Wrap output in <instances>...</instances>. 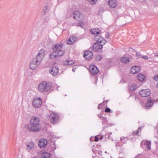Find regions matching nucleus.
Here are the masks:
<instances>
[{
  "instance_id": "c85d7f7f",
  "label": "nucleus",
  "mask_w": 158,
  "mask_h": 158,
  "mask_svg": "<svg viewBox=\"0 0 158 158\" xmlns=\"http://www.w3.org/2000/svg\"><path fill=\"white\" fill-rule=\"evenodd\" d=\"M141 129V127H139L138 128V129L137 130L133 132L132 133V134H133V135L134 136V135H138V134H139V129Z\"/></svg>"
},
{
  "instance_id": "1a4fd4ad",
  "label": "nucleus",
  "mask_w": 158,
  "mask_h": 158,
  "mask_svg": "<svg viewBox=\"0 0 158 158\" xmlns=\"http://www.w3.org/2000/svg\"><path fill=\"white\" fill-rule=\"evenodd\" d=\"M89 70L90 73L94 75L97 74L99 72L98 69L95 65H90Z\"/></svg>"
},
{
  "instance_id": "a211bd4d",
  "label": "nucleus",
  "mask_w": 158,
  "mask_h": 158,
  "mask_svg": "<svg viewBox=\"0 0 158 158\" xmlns=\"http://www.w3.org/2000/svg\"><path fill=\"white\" fill-rule=\"evenodd\" d=\"M153 101L150 98H148V102L145 105V107L147 109H149L151 108L153 105Z\"/></svg>"
},
{
  "instance_id": "412c9836",
  "label": "nucleus",
  "mask_w": 158,
  "mask_h": 158,
  "mask_svg": "<svg viewBox=\"0 0 158 158\" xmlns=\"http://www.w3.org/2000/svg\"><path fill=\"white\" fill-rule=\"evenodd\" d=\"M52 156V155L50 153L45 152H42L41 154L42 158H51Z\"/></svg>"
},
{
  "instance_id": "79ce46f5",
  "label": "nucleus",
  "mask_w": 158,
  "mask_h": 158,
  "mask_svg": "<svg viewBox=\"0 0 158 158\" xmlns=\"http://www.w3.org/2000/svg\"><path fill=\"white\" fill-rule=\"evenodd\" d=\"M112 134V133L111 132H109L108 134V138L109 139H110V135H111Z\"/></svg>"
},
{
  "instance_id": "f8f14e48",
  "label": "nucleus",
  "mask_w": 158,
  "mask_h": 158,
  "mask_svg": "<svg viewBox=\"0 0 158 158\" xmlns=\"http://www.w3.org/2000/svg\"><path fill=\"white\" fill-rule=\"evenodd\" d=\"M151 142L150 141L143 140L141 143L140 146L141 147L143 148V145L145 148H147V150H149L151 148Z\"/></svg>"
},
{
  "instance_id": "72a5a7b5",
  "label": "nucleus",
  "mask_w": 158,
  "mask_h": 158,
  "mask_svg": "<svg viewBox=\"0 0 158 158\" xmlns=\"http://www.w3.org/2000/svg\"><path fill=\"white\" fill-rule=\"evenodd\" d=\"M99 140V138L98 137V135H96L95 136V138H94V141L95 142H98Z\"/></svg>"
},
{
  "instance_id": "f257e3e1",
  "label": "nucleus",
  "mask_w": 158,
  "mask_h": 158,
  "mask_svg": "<svg viewBox=\"0 0 158 158\" xmlns=\"http://www.w3.org/2000/svg\"><path fill=\"white\" fill-rule=\"evenodd\" d=\"M90 32L94 36V40L96 42L93 44L92 49L93 51L97 52L103 48V46L107 41L101 36L98 35L101 32V31L99 28H93L90 30Z\"/></svg>"
},
{
  "instance_id": "4d7b16f0",
  "label": "nucleus",
  "mask_w": 158,
  "mask_h": 158,
  "mask_svg": "<svg viewBox=\"0 0 158 158\" xmlns=\"http://www.w3.org/2000/svg\"><path fill=\"white\" fill-rule=\"evenodd\" d=\"M105 98H103V99H104V100Z\"/></svg>"
},
{
  "instance_id": "4468645a",
  "label": "nucleus",
  "mask_w": 158,
  "mask_h": 158,
  "mask_svg": "<svg viewBox=\"0 0 158 158\" xmlns=\"http://www.w3.org/2000/svg\"><path fill=\"white\" fill-rule=\"evenodd\" d=\"M140 95L142 97H147L150 94V92L149 89H143L139 92Z\"/></svg>"
},
{
  "instance_id": "aec40b11",
  "label": "nucleus",
  "mask_w": 158,
  "mask_h": 158,
  "mask_svg": "<svg viewBox=\"0 0 158 158\" xmlns=\"http://www.w3.org/2000/svg\"><path fill=\"white\" fill-rule=\"evenodd\" d=\"M145 76L142 74H139L137 76V79L141 82L144 81L145 80Z\"/></svg>"
},
{
  "instance_id": "09e8293b",
  "label": "nucleus",
  "mask_w": 158,
  "mask_h": 158,
  "mask_svg": "<svg viewBox=\"0 0 158 158\" xmlns=\"http://www.w3.org/2000/svg\"><path fill=\"white\" fill-rule=\"evenodd\" d=\"M103 135H101L100 136V137L99 138V139L100 140L102 139L103 138Z\"/></svg>"
},
{
  "instance_id": "2f4dec72",
  "label": "nucleus",
  "mask_w": 158,
  "mask_h": 158,
  "mask_svg": "<svg viewBox=\"0 0 158 158\" xmlns=\"http://www.w3.org/2000/svg\"><path fill=\"white\" fill-rule=\"evenodd\" d=\"M52 150L54 151L56 148V145L55 142L53 143L52 146Z\"/></svg>"
},
{
  "instance_id": "f03ea898",
  "label": "nucleus",
  "mask_w": 158,
  "mask_h": 158,
  "mask_svg": "<svg viewBox=\"0 0 158 158\" xmlns=\"http://www.w3.org/2000/svg\"><path fill=\"white\" fill-rule=\"evenodd\" d=\"M63 44L61 43L53 45L51 47L53 52H51L49 53V58L52 59L57 57H60L62 56L64 54V52L60 49L63 47Z\"/></svg>"
},
{
  "instance_id": "cd10ccee",
  "label": "nucleus",
  "mask_w": 158,
  "mask_h": 158,
  "mask_svg": "<svg viewBox=\"0 0 158 158\" xmlns=\"http://www.w3.org/2000/svg\"><path fill=\"white\" fill-rule=\"evenodd\" d=\"M106 108L105 112L106 113H112L113 112L111 110L110 108L107 107V105H106Z\"/></svg>"
},
{
  "instance_id": "b1692460",
  "label": "nucleus",
  "mask_w": 158,
  "mask_h": 158,
  "mask_svg": "<svg viewBox=\"0 0 158 158\" xmlns=\"http://www.w3.org/2000/svg\"><path fill=\"white\" fill-rule=\"evenodd\" d=\"M102 59V57L99 54H98L96 55L95 57V60L97 61H99L100 60Z\"/></svg>"
},
{
  "instance_id": "9b49d317",
  "label": "nucleus",
  "mask_w": 158,
  "mask_h": 158,
  "mask_svg": "<svg viewBox=\"0 0 158 158\" xmlns=\"http://www.w3.org/2000/svg\"><path fill=\"white\" fill-rule=\"evenodd\" d=\"M48 143L47 140L45 139H41L38 143V146L40 148H44L46 147Z\"/></svg>"
},
{
  "instance_id": "6e6d98bb",
  "label": "nucleus",
  "mask_w": 158,
  "mask_h": 158,
  "mask_svg": "<svg viewBox=\"0 0 158 158\" xmlns=\"http://www.w3.org/2000/svg\"><path fill=\"white\" fill-rule=\"evenodd\" d=\"M92 150L93 152H94V150L93 149H92Z\"/></svg>"
},
{
  "instance_id": "8fccbe9b",
  "label": "nucleus",
  "mask_w": 158,
  "mask_h": 158,
  "mask_svg": "<svg viewBox=\"0 0 158 158\" xmlns=\"http://www.w3.org/2000/svg\"><path fill=\"white\" fill-rule=\"evenodd\" d=\"M76 69H74V68H73L72 69V70L73 72H74L76 70Z\"/></svg>"
},
{
  "instance_id": "6e6552de",
  "label": "nucleus",
  "mask_w": 158,
  "mask_h": 158,
  "mask_svg": "<svg viewBox=\"0 0 158 158\" xmlns=\"http://www.w3.org/2000/svg\"><path fill=\"white\" fill-rule=\"evenodd\" d=\"M42 103V99L40 98H34L32 102V105L35 108H37L40 107Z\"/></svg>"
},
{
  "instance_id": "a19ab883",
  "label": "nucleus",
  "mask_w": 158,
  "mask_h": 158,
  "mask_svg": "<svg viewBox=\"0 0 158 158\" xmlns=\"http://www.w3.org/2000/svg\"><path fill=\"white\" fill-rule=\"evenodd\" d=\"M103 104V103H101L99 104L98 106V109L99 110H100L101 109H102V108L101 107V106Z\"/></svg>"
},
{
  "instance_id": "a18cd8bd",
  "label": "nucleus",
  "mask_w": 158,
  "mask_h": 158,
  "mask_svg": "<svg viewBox=\"0 0 158 158\" xmlns=\"http://www.w3.org/2000/svg\"><path fill=\"white\" fill-rule=\"evenodd\" d=\"M98 117L99 118H101L102 119V118L103 117H103V116H102V114H99L98 115Z\"/></svg>"
},
{
  "instance_id": "9d476101",
  "label": "nucleus",
  "mask_w": 158,
  "mask_h": 158,
  "mask_svg": "<svg viewBox=\"0 0 158 158\" xmlns=\"http://www.w3.org/2000/svg\"><path fill=\"white\" fill-rule=\"evenodd\" d=\"M93 54L91 51L87 50L85 51L84 53L83 56L86 60H89L93 57Z\"/></svg>"
},
{
  "instance_id": "4be33fe9",
  "label": "nucleus",
  "mask_w": 158,
  "mask_h": 158,
  "mask_svg": "<svg viewBox=\"0 0 158 158\" xmlns=\"http://www.w3.org/2000/svg\"><path fill=\"white\" fill-rule=\"evenodd\" d=\"M120 61L123 63H126L127 62H128L130 61L129 58L128 57L124 56L121 58Z\"/></svg>"
},
{
  "instance_id": "7ed1b4c3",
  "label": "nucleus",
  "mask_w": 158,
  "mask_h": 158,
  "mask_svg": "<svg viewBox=\"0 0 158 158\" xmlns=\"http://www.w3.org/2000/svg\"><path fill=\"white\" fill-rule=\"evenodd\" d=\"M40 122V119L38 117H32L30 120V123L28 125L27 129L31 132L39 131L41 128Z\"/></svg>"
},
{
  "instance_id": "58836bf2",
  "label": "nucleus",
  "mask_w": 158,
  "mask_h": 158,
  "mask_svg": "<svg viewBox=\"0 0 158 158\" xmlns=\"http://www.w3.org/2000/svg\"><path fill=\"white\" fill-rule=\"evenodd\" d=\"M142 57L145 59H148V57L147 56H143Z\"/></svg>"
},
{
  "instance_id": "3c124183",
  "label": "nucleus",
  "mask_w": 158,
  "mask_h": 158,
  "mask_svg": "<svg viewBox=\"0 0 158 158\" xmlns=\"http://www.w3.org/2000/svg\"><path fill=\"white\" fill-rule=\"evenodd\" d=\"M107 127V126H106V127H104V128H106Z\"/></svg>"
},
{
  "instance_id": "20e7f679",
  "label": "nucleus",
  "mask_w": 158,
  "mask_h": 158,
  "mask_svg": "<svg viewBox=\"0 0 158 158\" xmlns=\"http://www.w3.org/2000/svg\"><path fill=\"white\" fill-rule=\"evenodd\" d=\"M45 56L44 51L41 49L39 52L36 57L34 58L30 64V69L33 70L42 61Z\"/></svg>"
},
{
  "instance_id": "bb28decb",
  "label": "nucleus",
  "mask_w": 158,
  "mask_h": 158,
  "mask_svg": "<svg viewBox=\"0 0 158 158\" xmlns=\"http://www.w3.org/2000/svg\"><path fill=\"white\" fill-rule=\"evenodd\" d=\"M123 144H122V143L121 142H116L115 143V146L117 147V149H118V147H120V148H121Z\"/></svg>"
},
{
  "instance_id": "0eeeda50",
  "label": "nucleus",
  "mask_w": 158,
  "mask_h": 158,
  "mask_svg": "<svg viewBox=\"0 0 158 158\" xmlns=\"http://www.w3.org/2000/svg\"><path fill=\"white\" fill-rule=\"evenodd\" d=\"M73 19L76 20L80 22L84 19V17L83 14L79 11H75L73 13Z\"/></svg>"
},
{
  "instance_id": "13d9d810",
  "label": "nucleus",
  "mask_w": 158,
  "mask_h": 158,
  "mask_svg": "<svg viewBox=\"0 0 158 158\" xmlns=\"http://www.w3.org/2000/svg\"><path fill=\"white\" fill-rule=\"evenodd\" d=\"M147 158L146 157V158Z\"/></svg>"
},
{
  "instance_id": "de8ad7c7",
  "label": "nucleus",
  "mask_w": 158,
  "mask_h": 158,
  "mask_svg": "<svg viewBox=\"0 0 158 158\" xmlns=\"http://www.w3.org/2000/svg\"><path fill=\"white\" fill-rule=\"evenodd\" d=\"M154 56L155 57H158V53H155Z\"/></svg>"
},
{
  "instance_id": "dca6fc26",
  "label": "nucleus",
  "mask_w": 158,
  "mask_h": 158,
  "mask_svg": "<svg viewBox=\"0 0 158 158\" xmlns=\"http://www.w3.org/2000/svg\"><path fill=\"white\" fill-rule=\"evenodd\" d=\"M140 67L135 66L132 67L130 69V73L132 74H136L139 72L141 70Z\"/></svg>"
},
{
  "instance_id": "7c9ffc66",
  "label": "nucleus",
  "mask_w": 158,
  "mask_h": 158,
  "mask_svg": "<svg viewBox=\"0 0 158 158\" xmlns=\"http://www.w3.org/2000/svg\"><path fill=\"white\" fill-rule=\"evenodd\" d=\"M84 22H81L79 23H78L77 25H76L77 26H79L81 27L82 28H83V27L84 26Z\"/></svg>"
},
{
  "instance_id": "f3484780",
  "label": "nucleus",
  "mask_w": 158,
  "mask_h": 158,
  "mask_svg": "<svg viewBox=\"0 0 158 158\" xmlns=\"http://www.w3.org/2000/svg\"><path fill=\"white\" fill-rule=\"evenodd\" d=\"M118 3L117 0H109L108 1V4L109 6L112 8H115Z\"/></svg>"
},
{
  "instance_id": "5701e85b",
  "label": "nucleus",
  "mask_w": 158,
  "mask_h": 158,
  "mask_svg": "<svg viewBox=\"0 0 158 158\" xmlns=\"http://www.w3.org/2000/svg\"><path fill=\"white\" fill-rule=\"evenodd\" d=\"M74 63V62L73 61H71L68 60H67L64 61V64L67 65H72Z\"/></svg>"
},
{
  "instance_id": "c9c22d12",
  "label": "nucleus",
  "mask_w": 158,
  "mask_h": 158,
  "mask_svg": "<svg viewBox=\"0 0 158 158\" xmlns=\"http://www.w3.org/2000/svg\"><path fill=\"white\" fill-rule=\"evenodd\" d=\"M98 77L97 76H96L95 77V83L96 84L97 83V82L98 81Z\"/></svg>"
},
{
  "instance_id": "37998d69",
  "label": "nucleus",
  "mask_w": 158,
  "mask_h": 158,
  "mask_svg": "<svg viewBox=\"0 0 158 158\" xmlns=\"http://www.w3.org/2000/svg\"><path fill=\"white\" fill-rule=\"evenodd\" d=\"M98 154L99 155H102V152L101 150H99L98 152Z\"/></svg>"
},
{
  "instance_id": "a878e982",
  "label": "nucleus",
  "mask_w": 158,
  "mask_h": 158,
  "mask_svg": "<svg viewBox=\"0 0 158 158\" xmlns=\"http://www.w3.org/2000/svg\"><path fill=\"white\" fill-rule=\"evenodd\" d=\"M107 119L106 117L102 118V122L103 124H107L108 122Z\"/></svg>"
},
{
  "instance_id": "2eb2a0df",
  "label": "nucleus",
  "mask_w": 158,
  "mask_h": 158,
  "mask_svg": "<svg viewBox=\"0 0 158 158\" xmlns=\"http://www.w3.org/2000/svg\"><path fill=\"white\" fill-rule=\"evenodd\" d=\"M34 143L33 142H29L27 143V150L29 152H30L32 150L34 149L35 146Z\"/></svg>"
},
{
  "instance_id": "c03bdc74",
  "label": "nucleus",
  "mask_w": 158,
  "mask_h": 158,
  "mask_svg": "<svg viewBox=\"0 0 158 158\" xmlns=\"http://www.w3.org/2000/svg\"><path fill=\"white\" fill-rule=\"evenodd\" d=\"M132 85L135 86V87H134L136 89L139 87V86H138V85L136 84H133Z\"/></svg>"
},
{
  "instance_id": "423d86ee",
  "label": "nucleus",
  "mask_w": 158,
  "mask_h": 158,
  "mask_svg": "<svg viewBox=\"0 0 158 158\" xmlns=\"http://www.w3.org/2000/svg\"><path fill=\"white\" fill-rule=\"evenodd\" d=\"M60 118L58 114L56 113H51L50 115L51 122L53 124H56L59 123Z\"/></svg>"
},
{
  "instance_id": "39448f33",
  "label": "nucleus",
  "mask_w": 158,
  "mask_h": 158,
  "mask_svg": "<svg viewBox=\"0 0 158 158\" xmlns=\"http://www.w3.org/2000/svg\"><path fill=\"white\" fill-rule=\"evenodd\" d=\"M52 84L49 82H47L46 81H43L38 85V89L41 93H43L45 91L48 92L49 90H53L52 89Z\"/></svg>"
},
{
  "instance_id": "603ef678",
  "label": "nucleus",
  "mask_w": 158,
  "mask_h": 158,
  "mask_svg": "<svg viewBox=\"0 0 158 158\" xmlns=\"http://www.w3.org/2000/svg\"><path fill=\"white\" fill-rule=\"evenodd\" d=\"M138 53H136V54L138 56Z\"/></svg>"
},
{
  "instance_id": "ddd939ff",
  "label": "nucleus",
  "mask_w": 158,
  "mask_h": 158,
  "mask_svg": "<svg viewBox=\"0 0 158 158\" xmlns=\"http://www.w3.org/2000/svg\"><path fill=\"white\" fill-rule=\"evenodd\" d=\"M49 72L53 76L55 77L59 73V69L56 66L53 67L49 69Z\"/></svg>"
},
{
  "instance_id": "393cba45",
  "label": "nucleus",
  "mask_w": 158,
  "mask_h": 158,
  "mask_svg": "<svg viewBox=\"0 0 158 158\" xmlns=\"http://www.w3.org/2000/svg\"><path fill=\"white\" fill-rule=\"evenodd\" d=\"M127 137H122L120 138V140L122 141L124 143H126L127 140Z\"/></svg>"
},
{
  "instance_id": "f704fd0d",
  "label": "nucleus",
  "mask_w": 158,
  "mask_h": 158,
  "mask_svg": "<svg viewBox=\"0 0 158 158\" xmlns=\"http://www.w3.org/2000/svg\"><path fill=\"white\" fill-rule=\"evenodd\" d=\"M110 36L109 33V32H107L105 34V37L106 39H108Z\"/></svg>"
},
{
  "instance_id": "49530a36",
  "label": "nucleus",
  "mask_w": 158,
  "mask_h": 158,
  "mask_svg": "<svg viewBox=\"0 0 158 158\" xmlns=\"http://www.w3.org/2000/svg\"><path fill=\"white\" fill-rule=\"evenodd\" d=\"M90 141H93L94 140V139L93 137H91L90 138Z\"/></svg>"
},
{
  "instance_id": "c756f323",
  "label": "nucleus",
  "mask_w": 158,
  "mask_h": 158,
  "mask_svg": "<svg viewBox=\"0 0 158 158\" xmlns=\"http://www.w3.org/2000/svg\"><path fill=\"white\" fill-rule=\"evenodd\" d=\"M135 86L134 85H132L131 87L129 89V91L131 93V91H132L134 90H136L135 88Z\"/></svg>"
},
{
  "instance_id": "473e14b6",
  "label": "nucleus",
  "mask_w": 158,
  "mask_h": 158,
  "mask_svg": "<svg viewBox=\"0 0 158 158\" xmlns=\"http://www.w3.org/2000/svg\"><path fill=\"white\" fill-rule=\"evenodd\" d=\"M153 79L156 81H158V74L155 75L153 77Z\"/></svg>"
},
{
  "instance_id": "e433bc0d",
  "label": "nucleus",
  "mask_w": 158,
  "mask_h": 158,
  "mask_svg": "<svg viewBox=\"0 0 158 158\" xmlns=\"http://www.w3.org/2000/svg\"><path fill=\"white\" fill-rule=\"evenodd\" d=\"M48 8V6H45L44 9V14H45L46 13V10H47Z\"/></svg>"
},
{
  "instance_id": "6ab92c4d",
  "label": "nucleus",
  "mask_w": 158,
  "mask_h": 158,
  "mask_svg": "<svg viewBox=\"0 0 158 158\" xmlns=\"http://www.w3.org/2000/svg\"><path fill=\"white\" fill-rule=\"evenodd\" d=\"M77 39V38L75 36H72L69 38L67 43L68 44H72Z\"/></svg>"
},
{
  "instance_id": "4c0bfd02",
  "label": "nucleus",
  "mask_w": 158,
  "mask_h": 158,
  "mask_svg": "<svg viewBox=\"0 0 158 158\" xmlns=\"http://www.w3.org/2000/svg\"><path fill=\"white\" fill-rule=\"evenodd\" d=\"M135 100H139V98L138 96L137 95H135Z\"/></svg>"
},
{
  "instance_id": "5fc2aeb1",
  "label": "nucleus",
  "mask_w": 158,
  "mask_h": 158,
  "mask_svg": "<svg viewBox=\"0 0 158 158\" xmlns=\"http://www.w3.org/2000/svg\"><path fill=\"white\" fill-rule=\"evenodd\" d=\"M132 95V94H131V95H130V97H131Z\"/></svg>"
},
{
  "instance_id": "ea45409f",
  "label": "nucleus",
  "mask_w": 158,
  "mask_h": 158,
  "mask_svg": "<svg viewBox=\"0 0 158 158\" xmlns=\"http://www.w3.org/2000/svg\"><path fill=\"white\" fill-rule=\"evenodd\" d=\"M109 101V100H104V101H103V104L104 106L105 105V102H106V105L107 104V103Z\"/></svg>"
},
{
  "instance_id": "864d4df0",
  "label": "nucleus",
  "mask_w": 158,
  "mask_h": 158,
  "mask_svg": "<svg viewBox=\"0 0 158 158\" xmlns=\"http://www.w3.org/2000/svg\"><path fill=\"white\" fill-rule=\"evenodd\" d=\"M107 153V151H106V152H105V153Z\"/></svg>"
}]
</instances>
